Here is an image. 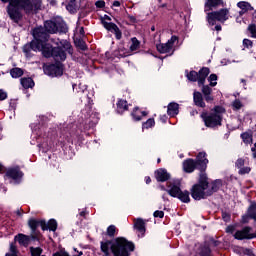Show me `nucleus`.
<instances>
[{
    "mask_svg": "<svg viewBox=\"0 0 256 256\" xmlns=\"http://www.w3.org/2000/svg\"><path fill=\"white\" fill-rule=\"evenodd\" d=\"M33 37L35 40L30 45L24 46V53H29L30 49L32 51H41L44 57H53L55 61H65L67 59V53H73L71 43L67 40L60 41V45L55 48L51 44L45 43V41L49 40V35L43 32V28L34 29Z\"/></svg>",
    "mask_w": 256,
    "mask_h": 256,
    "instance_id": "1",
    "label": "nucleus"
},
{
    "mask_svg": "<svg viewBox=\"0 0 256 256\" xmlns=\"http://www.w3.org/2000/svg\"><path fill=\"white\" fill-rule=\"evenodd\" d=\"M2 3H9L6 7L8 17L14 23H19L23 19V14L21 10L25 13H35L41 9V0H1Z\"/></svg>",
    "mask_w": 256,
    "mask_h": 256,
    "instance_id": "2",
    "label": "nucleus"
},
{
    "mask_svg": "<svg viewBox=\"0 0 256 256\" xmlns=\"http://www.w3.org/2000/svg\"><path fill=\"white\" fill-rule=\"evenodd\" d=\"M109 247L114 256H129L130 251H135V245L125 238H116L114 242H101V251L109 255Z\"/></svg>",
    "mask_w": 256,
    "mask_h": 256,
    "instance_id": "3",
    "label": "nucleus"
},
{
    "mask_svg": "<svg viewBox=\"0 0 256 256\" xmlns=\"http://www.w3.org/2000/svg\"><path fill=\"white\" fill-rule=\"evenodd\" d=\"M210 70L207 67H204L199 70V72L196 71H190L186 74V77L188 81L198 82V87H202L201 91L204 95V99L207 103H211L214 101L213 96L211 93H213V89L209 85H205V81L207 77L209 76Z\"/></svg>",
    "mask_w": 256,
    "mask_h": 256,
    "instance_id": "4",
    "label": "nucleus"
},
{
    "mask_svg": "<svg viewBox=\"0 0 256 256\" xmlns=\"http://www.w3.org/2000/svg\"><path fill=\"white\" fill-rule=\"evenodd\" d=\"M209 189V182L207 181V176H200L199 183L195 184L191 189V196L196 201H201L206 197L211 196V191Z\"/></svg>",
    "mask_w": 256,
    "mask_h": 256,
    "instance_id": "5",
    "label": "nucleus"
},
{
    "mask_svg": "<svg viewBox=\"0 0 256 256\" xmlns=\"http://www.w3.org/2000/svg\"><path fill=\"white\" fill-rule=\"evenodd\" d=\"M223 113H225V108L216 106L210 114H202V119L204 120L206 127H217L221 125V122L223 121Z\"/></svg>",
    "mask_w": 256,
    "mask_h": 256,
    "instance_id": "6",
    "label": "nucleus"
},
{
    "mask_svg": "<svg viewBox=\"0 0 256 256\" xmlns=\"http://www.w3.org/2000/svg\"><path fill=\"white\" fill-rule=\"evenodd\" d=\"M227 19H229V10L226 8L207 14V21L209 25H215L216 21H220V23H225Z\"/></svg>",
    "mask_w": 256,
    "mask_h": 256,
    "instance_id": "7",
    "label": "nucleus"
},
{
    "mask_svg": "<svg viewBox=\"0 0 256 256\" xmlns=\"http://www.w3.org/2000/svg\"><path fill=\"white\" fill-rule=\"evenodd\" d=\"M44 27L47 33H59V31H65V23L63 22H53L49 20L45 22Z\"/></svg>",
    "mask_w": 256,
    "mask_h": 256,
    "instance_id": "8",
    "label": "nucleus"
},
{
    "mask_svg": "<svg viewBox=\"0 0 256 256\" xmlns=\"http://www.w3.org/2000/svg\"><path fill=\"white\" fill-rule=\"evenodd\" d=\"M177 39V36H172L171 39L167 41V43L157 44V51L159 53H171V51H173V46L175 45V41H177Z\"/></svg>",
    "mask_w": 256,
    "mask_h": 256,
    "instance_id": "9",
    "label": "nucleus"
},
{
    "mask_svg": "<svg viewBox=\"0 0 256 256\" xmlns=\"http://www.w3.org/2000/svg\"><path fill=\"white\" fill-rule=\"evenodd\" d=\"M6 177L7 179H12L14 183H19L23 178V172H21L19 167L10 168L6 171Z\"/></svg>",
    "mask_w": 256,
    "mask_h": 256,
    "instance_id": "10",
    "label": "nucleus"
},
{
    "mask_svg": "<svg viewBox=\"0 0 256 256\" xmlns=\"http://www.w3.org/2000/svg\"><path fill=\"white\" fill-rule=\"evenodd\" d=\"M102 25L104 28H106L107 31H110V33H114L116 35V39H121V30H119V27L116 26L115 23L102 20Z\"/></svg>",
    "mask_w": 256,
    "mask_h": 256,
    "instance_id": "11",
    "label": "nucleus"
},
{
    "mask_svg": "<svg viewBox=\"0 0 256 256\" xmlns=\"http://www.w3.org/2000/svg\"><path fill=\"white\" fill-rule=\"evenodd\" d=\"M235 239L243 241V239H253V234H251V227L246 226L242 230H238L235 235Z\"/></svg>",
    "mask_w": 256,
    "mask_h": 256,
    "instance_id": "12",
    "label": "nucleus"
},
{
    "mask_svg": "<svg viewBox=\"0 0 256 256\" xmlns=\"http://www.w3.org/2000/svg\"><path fill=\"white\" fill-rule=\"evenodd\" d=\"M206 157L207 154L205 152H200L197 155L195 162L198 164L200 171H204V169H207V163H209V160H207Z\"/></svg>",
    "mask_w": 256,
    "mask_h": 256,
    "instance_id": "13",
    "label": "nucleus"
},
{
    "mask_svg": "<svg viewBox=\"0 0 256 256\" xmlns=\"http://www.w3.org/2000/svg\"><path fill=\"white\" fill-rule=\"evenodd\" d=\"M197 166H199V165L193 159H187L183 163V169L186 173H193L195 171V169H197Z\"/></svg>",
    "mask_w": 256,
    "mask_h": 256,
    "instance_id": "14",
    "label": "nucleus"
},
{
    "mask_svg": "<svg viewBox=\"0 0 256 256\" xmlns=\"http://www.w3.org/2000/svg\"><path fill=\"white\" fill-rule=\"evenodd\" d=\"M193 101H194V105H196V107H202V108L206 107L205 101H203V94H201V92H199V91H194Z\"/></svg>",
    "mask_w": 256,
    "mask_h": 256,
    "instance_id": "15",
    "label": "nucleus"
},
{
    "mask_svg": "<svg viewBox=\"0 0 256 256\" xmlns=\"http://www.w3.org/2000/svg\"><path fill=\"white\" fill-rule=\"evenodd\" d=\"M169 190H167V193L170 194L171 197H179L181 194V188L179 187V182L176 184L170 183Z\"/></svg>",
    "mask_w": 256,
    "mask_h": 256,
    "instance_id": "16",
    "label": "nucleus"
},
{
    "mask_svg": "<svg viewBox=\"0 0 256 256\" xmlns=\"http://www.w3.org/2000/svg\"><path fill=\"white\" fill-rule=\"evenodd\" d=\"M134 228L141 233V235H145V220L141 218L134 219Z\"/></svg>",
    "mask_w": 256,
    "mask_h": 256,
    "instance_id": "17",
    "label": "nucleus"
},
{
    "mask_svg": "<svg viewBox=\"0 0 256 256\" xmlns=\"http://www.w3.org/2000/svg\"><path fill=\"white\" fill-rule=\"evenodd\" d=\"M237 7H239V9H241L240 11V15H245V13H247V11H253V6H251V4L249 2H238L237 3Z\"/></svg>",
    "mask_w": 256,
    "mask_h": 256,
    "instance_id": "18",
    "label": "nucleus"
},
{
    "mask_svg": "<svg viewBox=\"0 0 256 256\" xmlns=\"http://www.w3.org/2000/svg\"><path fill=\"white\" fill-rule=\"evenodd\" d=\"M155 176L157 181L165 182L169 180V173H167V170L165 169H159L155 172Z\"/></svg>",
    "mask_w": 256,
    "mask_h": 256,
    "instance_id": "19",
    "label": "nucleus"
},
{
    "mask_svg": "<svg viewBox=\"0 0 256 256\" xmlns=\"http://www.w3.org/2000/svg\"><path fill=\"white\" fill-rule=\"evenodd\" d=\"M167 113L170 117H175V115H179V104L171 102L168 105Z\"/></svg>",
    "mask_w": 256,
    "mask_h": 256,
    "instance_id": "20",
    "label": "nucleus"
},
{
    "mask_svg": "<svg viewBox=\"0 0 256 256\" xmlns=\"http://www.w3.org/2000/svg\"><path fill=\"white\" fill-rule=\"evenodd\" d=\"M15 241H18L20 245H23L24 247H27L31 241V237L25 235V234H18L15 236Z\"/></svg>",
    "mask_w": 256,
    "mask_h": 256,
    "instance_id": "21",
    "label": "nucleus"
},
{
    "mask_svg": "<svg viewBox=\"0 0 256 256\" xmlns=\"http://www.w3.org/2000/svg\"><path fill=\"white\" fill-rule=\"evenodd\" d=\"M223 5V0H207L205 3V12L211 11L212 7H219Z\"/></svg>",
    "mask_w": 256,
    "mask_h": 256,
    "instance_id": "22",
    "label": "nucleus"
},
{
    "mask_svg": "<svg viewBox=\"0 0 256 256\" xmlns=\"http://www.w3.org/2000/svg\"><path fill=\"white\" fill-rule=\"evenodd\" d=\"M134 121H141L142 117H147V112L141 111L139 108H135L132 112Z\"/></svg>",
    "mask_w": 256,
    "mask_h": 256,
    "instance_id": "23",
    "label": "nucleus"
},
{
    "mask_svg": "<svg viewBox=\"0 0 256 256\" xmlns=\"http://www.w3.org/2000/svg\"><path fill=\"white\" fill-rule=\"evenodd\" d=\"M21 85L24 87V89H31L35 87V82L31 78H22Z\"/></svg>",
    "mask_w": 256,
    "mask_h": 256,
    "instance_id": "24",
    "label": "nucleus"
},
{
    "mask_svg": "<svg viewBox=\"0 0 256 256\" xmlns=\"http://www.w3.org/2000/svg\"><path fill=\"white\" fill-rule=\"evenodd\" d=\"M42 223V229H49L50 231H57V221L55 219H51L50 221H48L47 226L43 225Z\"/></svg>",
    "mask_w": 256,
    "mask_h": 256,
    "instance_id": "25",
    "label": "nucleus"
},
{
    "mask_svg": "<svg viewBox=\"0 0 256 256\" xmlns=\"http://www.w3.org/2000/svg\"><path fill=\"white\" fill-rule=\"evenodd\" d=\"M127 109V101L120 99L117 103V113H123L124 111H127Z\"/></svg>",
    "mask_w": 256,
    "mask_h": 256,
    "instance_id": "26",
    "label": "nucleus"
},
{
    "mask_svg": "<svg viewBox=\"0 0 256 256\" xmlns=\"http://www.w3.org/2000/svg\"><path fill=\"white\" fill-rule=\"evenodd\" d=\"M220 187H221V180H216L212 184L208 185V191H210L212 195V193L219 191Z\"/></svg>",
    "mask_w": 256,
    "mask_h": 256,
    "instance_id": "27",
    "label": "nucleus"
},
{
    "mask_svg": "<svg viewBox=\"0 0 256 256\" xmlns=\"http://www.w3.org/2000/svg\"><path fill=\"white\" fill-rule=\"evenodd\" d=\"M248 217H250V219H254V221H256V204L252 203L250 205V207L248 208L247 211Z\"/></svg>",
    "mask_w": 256,
    "mask_h": 256,
    "instance_id": "28",
    "label": "nucleus"
},
{
    "mask_svg": "<svg viewBox=\"0 0 256 256\" xmlns=\"http://www.w3.org/2000/svg\"><path fill=\"white\" fill-rule=\"evenodd\" d=\"M10 75L13 79H19L23 75V69L21 68H13L10 70Z\"/></svg>",
    "mask_w": 256,
    "mask_h": 256,
    "instance_id": "29",
    "label": "nucleus"
},
{
    "mask_svg": "<svg viewBox=\"0 0 256 256\" xmlns=\"http://www.w3.org/2000/svg\"><path fill=\"white\" fill-rule=\"evenodd\" d=\"M241 138L246 145H250V143H253V135H251L249 132L241 134Z\"/></svg>",
    "mask_w": 256,
    "mask_h": 256,
    "instance_id": "30",
    "label": "nucleus"
},
{
    "mask_svg": "<svg viewBox=\"0 0 256 256\" xmlns=\"http://www.w3.org/2000/svg\"><path fill=\"white\" fill-rule=\"evenodd\" d=\"M178 199H180L182 203H189V201H191L188 191H181L180 194L178 195Z\"/></svg>",
    "mask_w": 256,
    "mask_h": 256,
    "instance_id": "31",
    "label": "nucleus"
},
{
    "mask_svg": "<svg viewBox=\"0 0 256 256\" xmlns=\"http://www.w3.org/2000/svg\"><path fill=\"white\" fill-rule=\"evenodd\" d=\"M67 11L70 13H75L77 11V1L71 0L67 5H66Z\"/></svg>",
    "mask_w": 256,
    "mask_h": 256,
    "instance_id": "32",
    "label": "nucleus"
},
{
    "mask_svg": "<svg viewBox=\"0 0 256 256\" xmlns=\"http://www.w3.org/2000/svg\"><path fill=\"white\" fill-rule=\"evenodd\" d=\"M132 44L130 45V51H137L139 49L141 42L137 40L135 37L131 39Z\"/></svg>",
    "mask_w": 256,
    "mask_h": 256,
    "instance_id": "33",
    "label": "nucleus"
},
{
    "mask_svg": "<svg viewBox=\"0 0 256 256\" xmlns=\"http://www.w3.org/2000/svg\"><path fill=\"white\" fill-rule=\"evenodd\" d=\"M155 126V119L149 118L145 123L142 124V129H151Z\"/></svg>",
    "mask_w": 256,
    "mask_h": 256,
    "instance_id": "34",
    "label": "nucleus"
},
{
    "mask_svg": "<svg viewBox=\"0 0 256 256\" xmlns=\"http://www.w3.org/2000/svg\"><path fill=\"white\" fill-rule=\"evenodd\" d=\"M208 82L210 87H216L217 86V74H211L208 77Z\"/></svg>",
    "mask_w": 256,
    "mask_h": 256,
    "instance_id": "35",
    "label": "nucleus"
},
{
    "mask_svg": "<svg viewBox=\"0 0 256 256\" xmlns=\"http://www.w3.org/2000/svg\"><path fill=\"white\" fill-rule=\"evenodd\" d=\"M28 225L30 229H32L33 233H35V230L37 229V227H39V221L31 219L29 220Z\"/></svg>",
    "mask_w": 256,
    "mask_h": 256,
    "instance_id": "36",
    "label": "nucleus"
},
{
    "mask_svg": "<svg viewBox=\"0 0 256 256\" xmlns=\"http://www.w3.org/2000/svg\"><path fill=\"white\" fill-rule=\"evenodd\" d=\"M5 256H17V247L14 244H10V253H6Z\"/></svg>",
    "mask_w": 256,
    "mask_h": 256,
    "instance_id": "37",
    "label": "nucleus"
},
{
    "mask_svg": "<svg viewBox=\"0 0 256 256\" xmlns=\"http://www.w3.org/2000/svg\"><path fill=\"white\" fill-rule=\"evenodd\" d=\"M115 231H116L115 225H110V226L107 228V235H108L109 237H115Z\"/></svg>",
    "mask_w": 256,
    "mask_h": 256,
    "instance_id": "38",
    "label": "nucleus"
},
{
    "mask_svg": "<svg viewBox=\"0 0 256 256\" xmlns=\"http://www.w3.org/2000/svg\"><path fill=\"white\" fill-rule=\"evenodd\" d=\"M233 109H235L236 111H239V109H241V107H243V103H241V100H235L232 103Z\"/></svg>",
    "mask_w": 256,
    "mask_h": 256,
    "instance_id": "39",
    "label": "nucleus"
},
{
    "mask_svg": "<svg viewBox=\"0 0 256 256\" xmlns=\"http://www.w3.org/2000/svg\"><path fill=\"white\" fill-rule=\"evenodd\" d=\"M248 31L251 33L252 37H254V39H256V25L255 24L249 25Z\"/></svg>",
    "mask_w": 256,
    "mask_h": 256,
    "instance_id": "40",
    "label": "nucleus"
},
{
    "mask_svg": "<svg viewBox=\"0 0 256 256\" xmlns=\"http://www.w3.org/2000/svg\"><path fill=\"white\" fill-rule=\"evenodd\" d=\"M251 173V168L250 167H242L239 170V175H247Z\"/></svg>",
    "mask_w": 256,
    "mask_h": 256,
    "instance_id": "41",
    "label": "nucleus"
},
{
    "mask_svg": "<svg viewBox=\"0 0 256 256\" xmlns=\"http://www.w3.org/2000/svg\"><path fill=\"white\" fill-rule=\"evenodd\" d=\"M243 165H245V160L243 158H239L236 161V167H238V169H241L243 167Z\"/></svg>",
    "mask_w": 256,
    "mask_h": 256,
    "instance_id": "42",
    "label": "nucleus"
},
{
    "mask_svg": "<svg viewBox=\"0 0 256 256\" xmlns=\"http://www.w3.org/2000/svg\"><path fill=\"white\" fill-rule=\"evenodd\" d=\"M154 217H159V219H163V217H165V212L160 211V210H156L154 212Z\"/></svg>",
    "mask_w": 256,
    "mask_h": 256,
    "instance_id": "43",
    "label": "nucleus"
},
{
    "mask_svg": "<svg viewBox=\"0 0 256 256\" xmlns=\"http://www.w3.org/2000/svg\"><path fill=\"white\" fill-rule=\"evenodd\" d=\"M243 45H244V47H247V49H249V47L253 46V42L249 39H244L243 40Z\"/></svg>",
    "mask_w": 256,
    "mask_h": 256,
    "instance_id": "44",
    "label": "nucleus"
},
{
    "mask_svg": "<svg viewBox=\"0 0 256 256\" xmlns=\"http://www.w3.org/2000/svg\"><path fill=\"white\" fill-rule=\"evenodd\" d=\"M210 253H211V250L209 249V247H204L201 252V256H209Z\"/></svg>",
    "mask_w": 256,
    "mask_h": 256,
    "instance_id": "45",
    "label": "nucleus"
},
{
    "mask_svg": "<svg viewBox=\"0 0 256 256\" xmlns=\"http://www.w3.org/2000/svg\"><path fill=\"white\" fill-rule=\"evenodd\" d=\"M96 7H98V9H103V7H105V1L103 0H98L95 3Z\"/></svg>",
    "mask_w": 256,
    "mask_h": 256,
    "instance_id": "46",
    "label": "nucleus"
},
{
    "mask_svg": "<svg viewBox=\"0 0 256 256\" xmlns=\"http://www.w3.org/2000/svg\"><path fill=\"white\" fill-rule=\"evenodd\" d=\"M52 69H54L56 71V75H63V68L62 67L52 66Z\"/></svg>",
    "mask_w": 256,
    "mask_h": 256,
    "instance_id": "47",
    "label": "nucleus"
},
{
    "mask_svg": "<svg viewBox=\"0 0 256 256\" xmlns=\"http://www.w3.org/2000/svg\"><path fill=\"white\" fill-rule=\"evenodd\" d=\"M7 99V92L0 90V101H5Z\"/></svg>",
    "mask_w": 256,
    "mask_h": 256,
    "instance_id": "48",
    "label": "nucleus"
},
{
    "mask_svg": "<svg viewBox=\"0 0 256 256\" xmlns=\"http://www.w3.org/2000/svg\"><path fill=\"white\" fill-rule=\"evenodd\" d=\"M222 218H223L224 221L227 222V221H229L231 219V216L229 214H227V213H223L222 214Z\"/></svg>",
    "mask_w": 256,
    "mask_h": 256,
    "instance_id": "49",
    "label": "nucleus"
},
{
    "mask_svg": "<svg viewBox=\"0 0 256 256\" xmlns=\"http://www.w3.org/2000/svg\"><path fill=\"white\" fill-rule=\"evenodd\" d=\"M233 231H235V227L234 226H228L226 228V233H233Z\"/></svg>",
    "mask_w": 256,
    "mask_h": 256,
    "instance_id": "50",
    "label": "nucleus"
},
{
    "mask_svg": "<svg viewBox=\"0 0 256 256\" xmlns=\"http://www.w3.org/2000/svg\"><path fill=\"white\" fill-rule=\"evenodd\" d=\"M113 7H121V2H119V1H114V2H113Z\"/></svg>",
    "mask_w": 256,
    "mask_h": 256,
    "instance_id": "51",
    "label": "nucleus"
},
{
    "mask_svg": "<svg viewBox=\"0 0 256 256\" xmlns=\"http://www.w3.org/2000/svg\"><path fill=\"white\" fill-rule=\"evenodd\" d=\"M146 184L149 185V183H151V177L147 176L145 178Z\"/></svg>",
    "mask_w": 256,
    "mask_h": 256,
    "instance_id": "52",
    "label": "nucleus"
},
{
    "mask_svg": "<svg viewBox=\"0 0 256 256\" xmlns=\"http://www.w3.org/2000/svg\"><path fill=\"white\" fill-rule=\"evenodd\" d=\"M80 48L85 50V42L83 41H80Z\"/></svg>",
    "mask_w": 256,
    "mask_h": 256,
    "instance_id": "53",
    "label": "nucleus"
},
{
    "mask_svg": "<svg viewBox=\"0 0 256 256\" xmlns=\"http://www.w3.org/2000/svg\"><path fill=\"white\" fill-rule=\"evenodd\" d=\"M3 171H5V167L0 163V173H3Z\"/></svg>",
    "mask_w": 256,
    "mask_h": 256,
    "instance_id": "54",
    "label": "nucleus"
},
{
    "mask_svg": "<svg viewBox=\"0 0 256 256\" xmlns=\"http://www.w3.org/2000/svg\"><path fill=\"white\" fill-rule=\"evenodd\" d=\"M215 30H216V31H221V25H216V26H215Z\"/></svg>",
    "mask_w": 256,
    "mask_h": 256,
    "instance_id": "55",
    "label": "nucleus"
},
{
    "mask_svg": "<svg viewBox=\"0 0 256 256\" xmlns=\"http://www.w3.org/2000/svg\"><path fill=\"white\" fill-rule=\"evenodd\" d=\"M80 34L85 35V30L83 29V27L80 28Z\"/></svg>",
    "mask_w": 256,
    "mask_h": 256,
    "instance_id": "56",
    "label": "nucleus"
},
{
    "mask_svg": "<svg viewBox=\"0 0 256 256\" xmlns=\"http://www.w3.org/2000/svg\"><path fill=\"white\" fill-rule=\"evenodd\" d=\"M83 255V252H77V254H74L73 256H81Z\"/></svg>",
    "mask_w": 256,
    "mask_h": 256,
    "instance_id": "57",
    "label": "nucleus"
},
{
    "mask_svg": "<svg viewBox=\"0 0 256 256\" xmlns=\"http://www.w3.org/2000/svg\"><path fill=\"white\" fill-rule=\"evenodd\" d=\"M255 151H256L255 147H252V148H251V152H252V153H256Z\"/></svg>",
    "mask_w": 256,
    "mask_h": 256,
    "instance_id": "58",
    "label": "nucleus"
},
{
    "mask_svg": "<svg viewBox=\"0 0 256 256\" xmlns=\"http://www.w3.org/2000/svg\"><path fill=\"white\" fill-rule=\"evenodd\" d=\"M162 199H163L164 201H167V197H166L165 195L162 196Z\"/></svg>",
    "mask_w": 256,
    "mask_h": 256,
    "instance_id": "59",
    "label": "nucleus"
},
{
    "mask_svg": "<svg viewBox=\"0 0 256 256\" xmlns=\"http://www.w3.org/2000/svg\"><path fill=\"white\" fill-rule=\"evenodd\" d=\"M151 31H155V26H152V27H151Z\"/></svg>",
    "mask_w": 256,
    "mask_h": 256,
    "instance_id": "60",
    "label": "nucleus"
},
{
    "mask_svg": "<svg viewBox=\"0 0 256 256\" xmlns=\"http://www.w3.org/2000/svg\"><path fill=\"white\" fill-rule=\"evenodd\" d=\"M157 163H161V158H158V159H157Z\"/></svg>",
    "mask_w": 256,
    "mask_h": 256,
    "instance_id": "61",
    "label": "nucleus"
},
{
    "mask_svg": "<svg viewBox=\"0 0 256 256\" xmlns=\"http://www.w3.org/2000/svg\"><path fill=\"white\" fill-rule=\"evenodd\" d=\"M241 83H244V84H245V83H246V82H245V79H241Z\"/></svg>",
    "mask_w": 256,
    "mask_h": 256,
    "instance_id": "62",
    "label": "nucleus"
},
{
    "mask_svg": "<svg viewBox=\"0 0 256 256\" xmlns=\"http://www.w3.org/2000/svg\"><path fill=\"white\" fill-rule=\"evenodd\" d=\"M161 190H162V191H165V187H164V186H161Z\"/></svg>",
    "mask_w": 256,
    "mask_h": 256,
    "instance_id": "63",
    "label": "nucleus"
},
{
    "mask_svg": "<svg viewBox=\"0 0 256 256\" xmlns=\"http://www.w3.org/2000/svg\"><path fill=\"white\" fill-rule=\"evenodd\" d=\"M195 113L197 114V111H193V112H192V115H195Z\"/></svg>",
    "mask_w": 256,
    "mask_h": 256,
    "instance_id": "64",
    "label": "nucleus"
}]
</instances>
